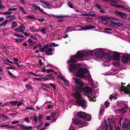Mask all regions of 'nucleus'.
<instances>
[{
    "mask_svg": "<svg viewBox=\"0 0 130 130\" xmlns=\"http://www.w3.org/2000/svg\"><path fill=\"white\" fill-rule=\"evenodd\" d=\"M75 83L78 85L80 86V87L77 86V90H75V92L73 94V96L77 99H79L80 98V93L79 90H81L82 89V87L84 85L83 82L80 78H75L73 77Z\"/></svg>",
    "mask_w": 130,
    "mask_h": 130,
    "instance_id": "obj_1",
    "label": "nucleus"
},
{
    "mask_svg": "<svg viewBox=\"0 0 130 130\" xmlns=\"http://www.w3.org/2000/svg\"><path fill=\"white\" fill-rule=\"evenodd\" d=\"M73 122L75 124H80L83 123V122L82 121L79 119L74 118L72 119Z\"/></svg>",
    "mask_w": 130,
    "mask_h": 130,
    "instance_id": "obj_19",
    "label": "nucleus"
},
{
    "mask_svg": "<svg viewBox=\"0 0 130 130\" xmlns=\"http://www.w3.org/2000/svg\"><path fill=\"white\" fill-rule=\"evenodd\" d=\"M37 46L39 47V50L41 51V52H45V49H46L48 48L49 44H47L45 45L42 47H41V45L39 44H37L36 45V46Z\"/></svg>",
    "mask_w": 130,
    "mask_h": 130,
    "instance_id": "obj_14",
    "label": "nucleus"
},
{
    "mask_svg": "<svg viewBox=\"0 0 130 130\" xmlns=\"http://www.w3.org/2000/svg\"><path fill=\"white\" fill-rule=\"evenodd\" d=\"M23 104V102L20 101L18 103H17V106H19Z\"/></svg>",
    "mask_w": 130,
    "mask_h": 130,
    "instance_id": "obj_58",
    "label": "nucleus"
},
{
    "mask_svg": "<svg viewBox=\"0 0 130 130\" xmlns=\"http://www.w3.org/2000/svg\"><path fill=\"white\" fill-rule=\"evenodd\" d=\"M75 103L78 106H80L81 107L85 109L87 107L86 101L81 99H78L75 101Z\"/></svg>",
    "mask_w": 130,
    "mask_h": 130,
    "instance_id": "obj_4",
    "label": "nucleus"
},
{
    "mask_svg": "<svg viewBox=\"0 0 130 130\" xmlns=\"http://www.w3.org/2000/svg\"><path fill=\"white\" fill-rule=\"evenodd\" d=\"M85 56L84 53L82 52L78 51L77 52L76 55H73V58H81L84 57Z\"/></svg>",
    "mask_w": 130,
    "mask_h": 130,
    "instance_id": "obj_15",
    "label": "nucleus"
},
{
    "mask_svg": "<svg viewBox=\"0 0 130 130\" xmlns=\"http://www.w3.org/2000/svg\"><path fill=\"white\" fill-rule=\"evenodd\" d=\"M77 67L74 64H70L69 65V70L70 72H73L77 69Z\"/></svg>",
    "mask_w": 130,
    "mask_h": 130,
    "instance_id": "obj_18",
    "label": "nucleus"
},
{
    "mask_svg": "<svg viewBox=\"0 0 130 130\" xmlns=\"http://www.w3.org/2000/svg\"><path fill=\"white\" fill-rule=\"evenodd\" d=\"M77 116L79 118L86 119L87 117V113L80 111L77 113Z\"/></svg>",
    "mask_w": 130,
    "mask_h": 130,
    "instance_id": "obj_16",
    "label": "nucleus"
},
{
    "mask_svg": "<svg viewBox=\"0 0 130 130\" xmlns=\"http://www.w3.org/2000/svg\"><path fill=\"white\" fill-rule=\"evenodd\" d=\"M8 22V20L7 19H6V20L4 21L3 22V23L4 26H6L7 23Z\"/></svg>",
    "mask_w": 130,
    "mask_h": 130,
    "instance_id": "obj_57",
    "label": "nucleus"
},
{
    "mask_svg": "<svg viewBox=\"0 0 130 130\" xmlns=\"http://www.w3.org/2000/svg\"><path fill=\"white\" fill-rule=\"evenodd\" d=\"M49 85L50 86H52L54 90H56V87L54 84L51 83L49 84Z\"/></svg>",
    "mask_w": 130,
    "mask_h": 130,
    "instance_id": "obj_49",
    "label": "nucleus"
},
{
    "mask_svg": "<svg viewBox=\"0 0 130 130\" xmlns=\"http://www.w3.org/2000/svg\"><path fill=\"white\" fill-rule=\"evenodd\" d=\"M122 60L123 63H126L130 61V59L128 56V54H123Z\"/></svg>",
    "mask_w": 130,
    "mask_h": 130,
    "instance_id": "obj_11",
    "label": "nucleus"
},
{
    "mask_svg": "<svg viewBox=\"0 0 130 130\" xmlns=\"http://www.w3.org/2000/svg\"><path fill=\"white\" fill-rule=\"evenodd\" d=\"M0 118L3 120H6L8 119V117L3 114L0 115Z\"/></svg>",
    "mask_w": 130,
    "mask_h": 130,
    "instance_id": "obj_28",
    "label": "nucleus"
},
{
    "mask_svg": "<svg viewBox=\"0 0 130 130\" xmlns=\"http://www.w3.org/2000/svg\"><path fill=\"white\" fill-rule=\"evenodd\" d=\"M18 102V101H11L10 102V103L12 104V105H16V104H17V103Z\"/></svg>",
    "mask_w": 130,
    "mask_h": 130,
    "instance_id": "obj_42",
    "label": "nucleus"
},
{
    "mask_svg": "<svg viewBox=\"0 0 130 130\" xmlns=\"http://www.w3.org/2000/svg\"><path fill=\"white\" fill-rule=\"evenodd\" d=\"M116 7L118 8H122L124 9V6L123 5H117Z\"/></svg>",
    "mask_w": 130,
    "mask_h": 130,
    "instance_id": "obj_51",
    "label": "nucleus"
},
{
    "mask_svg": "<svg viewBox=\"0 0 130 130\" xmlns=\"http://www.w3.org/2000/svg\"><path fill=\"white\" fill-rule=\"evenodd\" d=\"M124 9L126 11H128L129 12H130V7H128L127 8L125 7L124 6Z\"/></svg>",
    "mask_w": 130,
    "mask_h": 130,
    "instance_id": "obj_52",
    "label": "nucleus"
},
{
    "mask_svg": "<svg viewBox=\"0 0 130 130\" xmlns=\"http://www.w3.org/2000/svg\"><path fill=\"white\" fill-rule=\"evenodd\" d=\"M44 4L43 5L44 7L46 8H48L50 9L52 8V6L48 2H45L44 3Z\"/></svg>",
    "mask_w": 130,
    "mask_h": 130,
    "instance_id": "obj_22",
    "label": "nucleus"
},
{
    "mask_svg": "<svg viewBox=\"0 0 130 130\" xmlns=\"http://www.w3.org/2000/svg\"><path fill=\"white\" fill-rule=\"evenodd\" d=\"M93 51H88L86 53L85 56L86 57H89L92 56L93 54Z\"/></svg>",
    "mask_w": 130,
    "mask_h": 130,
    "instance_id": "obj_23",
    "label": "nucleus"
},
{
    "mask_svg": "<svg viewBox=\"0 0 130 130\" xmlns=\"http://www.w3.org/2000/svg\"><path fill=\"white\" fill-rule=\"evenodd\" d=\"M83 90L86 93L90 92L91 91V89L88 86L84 88Z\"/></svg>",
    "mask_w": 130,
    "mask_h": 130,
    "instance_id": "obj_26",
    "label": "nucleus"
},
{
    "mask_svg": "<svg viewBox=\"0 0 130 130\" xmlns=\"http://www.w3.org/2000/svg\"><path fill=\"white\" fill-rule=\"evenodd\" d=\"M87 119L86 120L87 121H90L91 118V115L87 114V117L86 118Z\"/></svg>",
    "mask_w": 130,
    "mask_h": 130,
    "instance_id": "obj_36",
    "label": "nucleus"
},
{
    "mask_svg": "<svg viewBox=\"0 0 130 130\" xmlns=\"http://www.w3.org/2000/svg\"><path fill=\"white\" fill-rule=\"evenodd\" d=\"M6 128H10L12 129H14L15 127L13 126H9V125H6Z\"/></svg>",
    "mask_w": 130,
    "mask_h": 130,
    "instance_id": "obj_50",
    "label": "nucleus"
},
{
    "mask_svg": "<svg viewBox=\"0 0 130 130\" xmlns=\"http://www.w3.org/2000/svg\"><path fill=\"white\" fill-rule=\"evenodd\" d=\"M120 57V55L118 52L116 51L114 52L112 56V59L113 60H119Z\"/></svg>",
    "mask_w": 130,
    "mask_h": 130,
    "instance_id": "obj_12",
    "label": "nucleus"
},
{
    "mask_svg": "<svg viewBox=\"0 0 130 130\" xmlns=\"http://www.w3.org/2000/svg\"><path fill=\"white\" fill-rule=\"evenodd\" d=\"M8 74L10 76L14 78H15L16 77L11 72L9 71H8Z\"/></svg>",
    "mask_w": 130,
    "mask_h": 130,
    "instance_id": "obj_43",
    "label": "nucleus"
},
{
    "mask_svg": "<svg viewBox=\"0 0 130 130\" xmlns=\"http://www.w3.org/2000/svg\"><path fill=\"white\" fill-rule=\"evenodd\" d=\"M19 9L24 14H26V12L24 11V9L21 6H20L19 7Z\"/></svg>",
    "mask_w": 130,
    "mask_h": 130,
    "instance_id": "obj_38",
    "label": "nucleus"
},
{
    "mask_svg": "<svg viewBox=\"0 0 130 130\" xmlns=\"http://www.w3.org/2000/svg\"><path fill=\"white\" fill-rule=\"evenodd\" d=\"M33 7H34V9L35 10H39L40 9V7L37 5H33Z\"/></svg>",
    "mask_w": 130,
    "mask_h": 130,
    "instance_id": "obj_45",
    "label": "nucleus"
},
{
    "mask_svg": "<svg viewBox=\"0 0 130 130\" xmlns=\"http://www.w3.org/2000/svg\"><path fill=\"white\" fill-rule=\"evenodd\" d=\"M4 62L7 65H8L10 67H7L6 68V69H13V70H15V67L14 66H13L11 64L8 63H6L5 62V61H4Z\"/></svg>",
    "mask_w": 130,
    "mask_h": 130,
    "instance_id": "obj_24",
    "label": "nucleus"
},
{
    "mask_svg": "<svg viewBox=\"0 0 130 130\" xmlns=\"http://www.w3.org/2000/svg\"><path fill=\"white\" fill-rule=\"evenodd\" d=\"M46 72L47 73H49L51 72H53V70L52 69H49L48 70L46 69Z\"/></svg>",
    "mask_w": 130,
    "mask_h": 130,
    "instance_id": "obj_60",
    "label": "nucleus"
},
{
    "mask_svg": "<svg viewBox=\"0 0 130 130\" xmlns=\"http://www.w3.org/2000/svg\"><path fill=\"white\" fill-rule=\"evenodd\" d=\"M39 63L40 66H42L43 65V64L42 63V61L40 59L39 60Z\"/></svg>",
    "mask_w": 130,
    "mask_h": 130,
    "instance_id": "obj_62",
    "label": "nucleus"
},
{
    "mask_svg": "<svg viewBox=\"0 0 130 130\" xmlns=\"http://www.w3.org/2000/svg\"><path fill=\"white\" fill-rule=\"evenodd\" d=\"M115 13L116 15L121 17L123 20H125L126 19V15L127 14L125 13L120 12L117 11H115Z\"/></svg>",
    "mask_w": 130,
    "mask_h": 130,
    "instance_id": "obj_9",
    "label": "nucleus"
},
{
    "mask_svg": "<svg viewBox=\"0 0 130 130\" xmlns=\"http://www.w3.org/2000/svg\"><path fill=\"white\" fill-rule=\"evenodd\" d=\"M104 109L102 108L101 109H100V112H99V115L100 116H102V115L103 113L104 112Z\"/></svg>",
    "mask_w": 130,
    "mask_h": 130,
    "instance_id": "obj_44",
    "label": "nucleus"
},
{
    "mask_svg": "<svg viewBox=\"0 0 130 130\" xmlns=\"http://www.w3.org/2000/svg\"><path fill=\"white\" fill-rule=\"evenodd\" d=\"M125 84L122 82L121 83V86L120 88L121 91H123L125 94H129L130 93V89L128 88H130V85H128L126 87L123 85Z\"/></svg>",
    "mask_w": 130,
    "mask_h": 130,
    "instance_id": "obj_3",
    "label": "nucleus"
},
{
    "mask_svg": "<svg viewBox=\"0 0 130 130\" xmlns=\"http://www.w3.org/2000/svg\"><path fill=\"white\" fill-rule=\"evenodd\" d=\"M51 17H53V18H63L64 17H65L64 16L62 15H54L53 14H51L50 15Z\"/></svg>",
    "mask_w": 130,
    "mask_h": 130,
    "instance_id": "obj_27",
    "label": "nucleus"
},
{
    "mask_svg": "<svg viewBox=\"0 0 130 130\" xmlns=\"http://www.w3.org/2000/svg\"><path fill=\"white\" fill-rule=\"evenodd\" d=\"M14 35L18 37L23 38L24 36L21 34H16L14 33Z\"/></svg>",
    "mask_w": 130,
    "mask_h": 130,
    "instance_id": "obj_37",
    "label": "nucleus"
},
{
    "mask_svg": "<svg viewBox=\"0 0 130 130\" xmlns=\"http://www.w3.org/2000/svg\"><path fill=\"white\" fill-rule=\"evenodd\" d=\"M121 121H122L123 127V128H126L128 127L130 125V123L127 120L121 118L119 120V123L121 124Z\"/></svg>",
    "mask_w": 130,
    "mask_h": 130,
    "instance_id": "obj_7",
    "label": "nucleus"
},
{
    "mask_svg": "<svg viewBox=\"0 0 130 130\" xmlns=\"http://www.w3.org/2000/svg\"><path fill=\"white\" fill-rule=\"evenodd\" d=\"M20 30L19 31V32H22L25 29V26L22 24H21L19 26Z\"/></svg>",
    "mask_w": 130,
    "mask_h": 130,
    "instance_id": "obj_25",
    "label": "nucleus"
},
{
    "mask_svg": "<svg viewBox=\"0 0 130 130\" xmlns=\"http://www.w3.org/2000/svg\"><path fill=\"white\" fill-rule=\"evenodd\" d=\"M1 1L0 0V8H5V6H4L3 5L1 4Z\"/></svg>",
    "mask_w": 130,
    "mask_h": 130,
    "instance_id": "obj_59",
    "label": "nucleus"
},
{
    "mask_svg": "<svg viewBox=\"0 0 130 130\" xmlns=\"http://www.w3.org/2000/svg\"><path fill=\"white\" fill-rule=\"evenodd\" d=\"M89 16L94 17L95 16V14L94 11H90L89 12Z\"/></svg>",
    "mask_w": 130,
    "mask_h": 130,
    "instance_id": "obj_33",
    "label": "nucleus"
},
{
    "mask_svg": "<svg viewBox=\"0 0 130 130\" xmlns=\"http://www.w3.org/2000/svg\"><path fill=\"white\" fill-rule=\"evenodd\" d=\"M67 5L71 8H74L73 5L71 3L70 1L68 2L67 4Z\"/></svg>",
    "mask_w": 130,
    "mask_h": 130,
    "instance_id": "obj_40",
    "label": "nucleus"
},
{
    "mask_svg": "<svg viewBox=\"0 0 130 130\" xmlns=\"http://www.w3.org/2000/svg\"><path fill=\"white\" fill-rule=\"evenodd\" d=\"M108 121L109 122L108 125L106 123V121H105V130H113L112 125L114 123V121L112 119H109Z\"/></svg>",
    "mask_w": 130,
    "mask_h": 130,
    "instance_id": "obj_5",
    "label": "nucleus"
},
{
    "mask_svg": "<svg viewBox=\"0 0 130 130\" xmlns=\"http://www.w3.org/2000/svg\"><path fill=\"white\" fill-rule=\"evenodd\" d=\"M25 87L27 89H28L29 90H31L32 89V88L31 86H29V85H26Z\"/></svg>",
    "mask_w": 130,
    "mask_h": 130,
    "instance_id": "obj_56",
    "label": "nucleus"
},
{
    "mask_svg": "<svg viewBox=\"0 0 130 130\" xmlns=\"http://www.w3.org/2000/svg\"><path fill=\"white\" fill-rule=\"evenodd\" d=\"M75 59H77V58H73H73L71 57L70 58V59L69 60V61H70L71 63H75L76 61V60H75Z\"/></svg>",
    "mask_w": 130,
    "mask_h": 130,
    "instance_id": "obj_30",
    "label": "nucleus"
},
{
    "mask_svg": "<svg viewBox=\"0 0 130 130\" xmlns=\"http://www.w3.org/2000/svg\"><path fill=\"white\" fill-rule=\"evenodd\" d=\"M45 51V53L47 55H51L52 54L53 49L52 47H50L49 48H47Z\"/></svg>",
    "mask_w": 130,
    "mask_h": 130,
    "instance_id": "obj_21",
    "label": "nucleus"
},
{
    "mask_svg": "<svg viewBox=\"0 0 130 130\" xmlns=\"http://www.w3.org/2000/svg\"><path fill=\"white\" fill-rule=\"evenodd\" d=\"M120 128L119 126H116L115 127V130H120Z\"/></svg>",
    "mask_w": 130,
    "mask_h": 130,
    "instance_id": "obj_64",
    "label": "nucleus"
},
{
    "mask_svg": "<svg viewBox=\"0 0 130 130\" xmlns=\"http://www.w3.org/2000/svg\"><path fill=\"white\" fill-rule=\"evenodd\" d=\"M45 67H43L41 69V72H44L46 71V69H45Z\"/></svg>",
    "mask_w": 130,
    "mask_h": 130,
    "instance_id": "obj_61",
    "label": "nucleus"
},
{
    "mask_svg": "<svg viewBox=\"0 0 130 130\" xmlns=\"http://www.w3.org/2000/svg\"><path fill=\"white\" fill-rule=\"evenodd\" d=\"M43 116L42 115H39L38 118L37 117L36 115H35L33 116V119L34 121L35 122H38V121H40V125L42 126V125L43 124V121L42 120V118Z\"/></svg>",
    "mask_w": 130,
    "mask_h": 130,
    "instance_id": "obj_8",
    "label": "nucleus"
},
{
    "mask_svg": "<svg viewBox=\"0 0 130 130\" xmlns=\"http://www.w3.org/2000/svg\"><path fill=\"white\" fill-rule=\"evenodd\" d=\"M23 40V39H21L16 38L15 39V41L19 43L21 42Z\"/></svg>",
    "mask_w": 130,
    "mask_h": 130,
    "instance_id": "obj_53",
    "label": "nucleus"
},
{
    "mask_svg": "<svg viewBox=\"0 0 130 130\" xmlns=\"http://www.w3.org/2000/svg\"><path fill=\"white\" fill-rule=\"evenodd\" d=\"M26 17L28 18H30L31 19H36L35 17L34 16V15H28L26 16Z\"/></svg>",
    "mask_w": 130,
    "mask_h": 130,
    "instance_id": "obj_46",
    "label": "nucleus"
},
{
    "mask_svg": "<svg viewBox=\"0 0 130 130\" xmlns=\"http://www.w3.org/2000/svg\"><path fill=\"white\" fill-rule=\"evenodd\" d=\"M86 21L89 22H91L92 21V18L89 17L86 18Z\"/></svg>",
    "mask_w": 130,
    "mask_h": 130,
    "instance_id": "obj_39",
    "label": "nucleus"
},
{
    "mask_svg": "<svg viewBox=\"0 0 130 130\" xmlns=\"http://www.w3.org/2000/svg\"><path fill=\"white\" fill-rule=\"evenodd\" d=\"M19 122V121H12L11 122V123L12 124H15L18 123Z\"/></svg>",
    "mask_w": 130,
    "mask_h": 130,
    "instance_id": "obj_63",
    "label": "nucleus"
},
{
    "mask_svg": "<svg viewBox=\"0 0 130 130\" xmlns=\"http://www.w3.org/2000/svg\"><path fill=\"white\" fill-rule=\"evenodd\" d=\"M115 25H117L118 26H121L124 25L123 23L122 22H117L115 23Z\"/></svg>",
    "mask_w": 130,
    "mask_h": 130,
    "instance_id": "obj_41",
    "label": "nucleus"
},
{
    "mask_svg": "<svg viewBox=\"0 0 130 130\" xmlns=\"http://www.w3.org/2000/svg\"><path fill=\"white\" fill-rule=\"evenodd\" d=\"M105 54V52L102 50L96 52L94 53V55L96 57H103L104 56Z\"/></svg>",
    "mask_w": 130,
    "mask_h": 130,
    "instance_id": "obj_10",
    "label": "nucleus"
},
{
    "mask_svg": "<svg viewBox=\"0 0 130 130\" xmlns=\"http://www.w3.org/2000/svg\"><path fill=\"white\" fill-rule=\"evenodd\" d=\"M12 13V12H8V11H6V12H4L3 14H4L5 15V14H11Z\"/></svg>",
    "mask_w": 130,
    "mask_h": 130,
    "instance_id": "obj_55",
    "label": "nucleus"
},
{
    "mask_svg": "<svg viewBox=\"0 0 130 130\" xmlns=\"http://www.w3.org/2000/svg\"><path fill=\"white\" fill-rule=\"evenodd\" d=\"M105 58L108 60H110L111 59V57L109 56V55L108 54H107L106 55L105 54Z\"/></svg>",
    "mask_w": 130,
    "mask_h": 130,
    "instance_id": "obj_34",
    "label": "nucleus"
},
{
    "mask_svg": "<svg viewBox=\"0 0 130 130\" xmlns=\"http://www.w3.org/2000/svg\"><path fill=\"white\" fill-rule=\"evenodd\" d=\"M25 108L26 109L30 110H35L34 108L31 106H28L26 107Z\"/></svg>",
    "mask_w": 130,
    "mask_h": 130,
    "instance_id": "obj_32",
    "label": "nucleus"
},
{
    "mask_svg": "<svg viewBox=\"0 0 130 130\" xmlns=\"http://www.w3.org/2000/svg\"><path fill=\"white\" fill-rule=\"evenodd\" d=\"M46 29L45 28H44L42 30H41L40 31L43 34H45L46 33V31L45 30Z\"/></svg>",
    "mask_w": 130,
    "mask_h": 130,
    "instance_id": "obj_54",
    "label": "nucleus"
},
{
    "mask_svg": "<svg viewBox=\"0 0 130 130\" xmlns=\"http://www.w3.org/2000/svg\"><path fill=\"white\" fill-rule=\"evenodd\" d=\"M58 46V45L57 44H55V43H51L49 45L48 47H52V46Z\"/></svg>",
    "mask_w": 130,
    "mask_h": 130,
    "instance_id": "obj_35",
    "label": "nucleus"
},
{
    "mask_svg": "<svg viewBox=\"0 0 130 130\" xmlns=\"http://www.w3.org/2000/svg\"><path fill=\"white\" fill-rule=\"evenodd\" d=\"M88 70L86 68H79L76 74V76L79 77H86L85 75L88 72Z\"/></svg>",
    "mask_w": 130,
    "mask_h": 130,
    "instance_id": "obj_2",
    "label": "nucleus"
},
{
    "mask_svg": "<svg viewBox=\"0 0 130 130\" xmlns=\"http://www.w3.org/2000/svg\"><path fill=\"white\" fill-rule=\"evenodd\" d=\"M81 28L80 29H77V30L80 31L82 30H89L91 29H93L96 28V27L95 26H91L90 25H88L87 26L85 27L81 26Z\"/></svg>",
    "mask_w": 130,
    "mask_h": 130,
    "instance_id": "obj_13",
    "label": "nucleus"
},
{
    "mask_svg": "<svg viewBox=\"0 0 130 130\" xmlns=\"http://www.w3.org/2000/svg\"><path fill=\"white\" fill-rule=\"evenodd\" d=\"M36 28L34 27H30L29 29L31 32H34L35 31Z\"/></svg>",
    "mask_w": 130,
    "mask_h": 130,
    "instance_id": "obj_48",
    "label": "nucleus"
},
{
    "mask_svg": "<svg viewBox=\"0 0 130 130\" xmlns=\"http://www.w3.org/2000/svg\"><path fill=\"white\" fill-rule=\"evenodd\" d=\"M47 77H49V79L53 80L54 79V77L53 74L50 73L47 75Z\"/></svg>",
    "mask_w": 130,
    "mask_h": 130,
    "instance_id": "obj_29",
    "label": "nucleus"
},
{
    "mask_svg": "<svg viewBox=\"0 0 130 130\" xmlns=\"http://www.w3.org/2000/svg\"><path fill=\"white\" fill-rule=\"evenodd\" d=\"M102 18L101 20V22L103 24H106L107 23V20H117L119 21L116 18L109 17H101Z\"/></svg>",
    "mask_w": 130,
    "mask_h": 130,
    "instance_id": "obj_6",
    "label": "nucleus"
},
{
    "mask_svg": "<svg viewBox=\"0 0 130 130\" xmlns=\"http://www.w3.org/2000/svg\"><path fill=\"white\" fill-rule=\"evenodd\" d=\"M59 78L63 80V81L65 82V83L66 84L67 83V81L66 80V79H64L63 76H60L59 77Z\"/></svg>",
    "mask_w": 130,
    "mask_h": 130,
    "instance_id": "obj_47",
    "label": "nucleus"
},
{
    "mask_svg": "<svg viewBox=\"0 0 130 130\" xmlns=\"http://www.w3.org/2000/svg\"><path fill=\"white\" fill-rule=\"evenodd\" d=\"M118 96V93L115 92L112 94L110 95L109 99L111 100L113 98L114 100H116L117 99V96Z\"/></svg>",
    "mask_w": 130,
    "mask_h": 130,
    "instance_id": "obj_20",
    "label": "nucleus"
},
{
    "mask_svg": "<svg viewBox=\"0 0 130 130\" xmlns=\"http://www.w3.org/2000/svg\"><path fill=\"white\" fill-rule=\"evenodd\" d=\"M17 125L20 127L21 128L22 130H31V129L33 128L31 126L28 127L24 125L21 124H18Z\"/></svg>",
    "mask_w": 130,
    "mask_h": 130,
    "instance_id": "obj_17",
    "label": "nucleus"
},
{
    "mask_svg": "<svg viewBox=\"0 0 130 130\" xmlns=\"http://www.w3.org/2000/svg\"><path fill=\"white\" fill-rule=\"evenodd\" d=\"M12 28H14V27L18 26V25L17 24V22H13L11 25Z\"/></svg>",
    "mask_w": 130,
    "mask_h": 130,
    "instance_id": "obj_31",
    "label": "nucleus"
}]
</instances>
